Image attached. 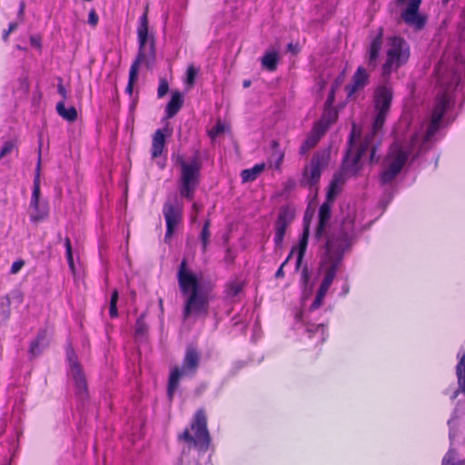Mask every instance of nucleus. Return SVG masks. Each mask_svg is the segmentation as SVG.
Listing matches in <instances>:
<instances>
[{
	"label": "nucleus",
	"instance_id": "1",
	"mask_svg": "<svg viewBox=\"0 0 465 465\" xmlns=\"http://www.w3.org/2000/svg\"><path fill=\"white\" fill-rule=\"evenodd\" d=\"M177 280L180 291L185 298L183 320L206 317L212 300V285L188 269L186 260H183L179 266Z\"/></svg>",
	"mask_w": 465,
	"mask_h": 465
},
{
	"label": "nucleus",
	"instance_id": "2",
	"mask_svg": "<svg viewBox=\"0 0 465 465\" xmlns=\"http://www.w3.org/2000/svg\"><path fill=\"white\" fill-rule=\"evenodd\" d=\"M350 229L346 228L337 233H331L327 237L325 244V256L322 261V269L325 275L322 282V286L330 288L339 265L341 264L344 252L350 247Z\"/></svg>",
	"mask_w": 465,
	"mask_h": 465
},
{
	"label": "nucleus",
	"instance_id": "3",
	"mask_svg": "<svg viewBox=\"0 0 465 465\" xmlns=\"http://www.w3.org/2000/svg\"><path fill=\"white\" fill-rule=\"evenodd\" d=\"M393 97L392 88L390 85H380L374 92L375 117L371 130L366 134L361 144L370 148L371 161H374V154L379 143L380 132L384 124L387 114L390 111Z\"/></svg>",
	"mask_w": 465,
	"mask_h": 465
},
{
	"label": "nucleus",
	"instance_id": "4",
	"mask_svg": "<svg viewBox=\"0 0 465 465\" xmlns=\"http://www.w3.org/2000/svg\"><path fill=\"white\" fill-rule=\"evenodd\" d=\"M384 45L382 31H377L369 37L366 45L365 65L359 66L354 73L351 84L347 85L348 94L351 95L357 90L363 88L369 83V73L375 70L379 64L380 55Z\"/></svg>",
	"mask_w": 465,
	"mask_h": 465
},
{
	"label": "nucleus",
	"instance_id": "5",
	"mask_svg": "<svg viewBox=\"0 0 465 465\" xmlns=\"http://www.w3.org/2000/svg\"><path fill=\"white\" fill-rule=\"evenodd\" d=\"M356 126L353 124L350 136V147L342 163V172L334 175L327 193L328 201H333L339 193L345 181V176L354 175L359 170V161L370 148L361 144L359 148L355 145Z\"/></svg>",
	"mask_w": 465,
	"mask_h": 465
},
{
	"label": "nucleus",
	"instance_id": "6",
	"mask_svg": "<svg viewBox=\"0 0 465 465\" xmlns=\"http://www.w3.org/2000/svg\"><path fill=\"white\" fill-rule=\"evenodd\" d=\"M139 52L135 61L133 63L129 72V82L126 92L133 93L134 84L137 79L138 70L141 64H146L149 67L155 60L154 37L152 31H138Z\"/></svg>",
	"mask_w": 465,
	"mask_h": 465
},
{
	"label": "nucleus",
	"instance_id": "7",
	"mask_svg": "<svg viewBox=\"0 0 465 465\" xmlns=\"http://www.w3.org/2000/svg\"><path fill=\"white\" fill-rule=\"evenodd\" d=\"M191 430L193 432V436L190 433L189 430H185L179 438L186 441L190 446L193 445L201 451H206L210 445L211 437L207 429L206 415L203 410L196 411L191 424Z\"/></svg>",
	"mask_w": 465,
	"mask_h": 465
},
{
	"label": "nucleus",
	"instance_id": "8",
	"mask_svg": "<svg viewBox=\"0 0 465 465\" xmlns=\"http://www.w3.org/2000/svg\"><path fill=\"white\" fill-rule=\"evenodd\" d=\"M176 162L181 168L180 193L191 200L199 182L201 163L197 156L190 162H186L183 156H178Z\"/></svg>",
	"mask_w": 465,
	"mask_h": 465
},
{
	"label": "nucleus",
	"instance_id": "9",
	"mask_svg": "<svg viewBox=\"0 0 465 465\" xmlns=\"http://www.w3.org/2000/svg\"><path fill=\"white\" fill-rule=\"evenodd\" d=\"M410 56V49L407 43L399 37H392L390 40L386 51V60L381 66V73L384 77L389 76L404 64Z\"/></svg>",
	"mask_w": 465,
	"mask_h": 465
},
{
	"label": "nucleus",
	"instance_id": "10",
	"mask_svg": "<svg viewBox=\"0 0 465 465\" xmlns=\"http://www.w3.org/2000/svg\"><path fill=\"white\" fill-rule=\"evenodd\" d=\"M200 362V354L197 350L192 346L186 349L181 368L175 367L170 374L168 381V397L173 399V393L178 388L180 379L183 376L194 375Z\"/></svg>",
	"mask_w": 465,
	"mask_h": 465
},
{
	"label": "nucleus",
	"instance_id": "11",
	"mask_svg": "<svg viewBox=\"0 0 465 465\" xmlns=\"http://www.w3.org/2000/svg\"><path fill=\"white\" fill-rule=\"evenodd\" d=\"M411 152L407 151L398 143L391 146L390 151L383 163V171L381 181L383 184L389 183L401 173L406 163Z\"/></svg>",
	"mask_w": 465,
	"mask_h": 465
},
{
	"label": "nucleus",
	"instance_id": "12",
	"mask_svg": "<svg viewBox=\"0 0 465 465\" xmlns=\"http://www.w3.org/2000/svg\"><path fill=\"white\" fill-rule=\"evenodd\" d=\"M40 174H41V153H39L38 161L35 167L34 178V188L30 202V220L33 223L44 221L48 216V205L46 203L40 202Z\"/></svg>",
	"mask_w": 465,
	"mask_h": 465
},
{
	"label": "nucleus",
	"instance_id": "13",
	"mask_svg": "<svg viewBox=\"0 0 465 465\" xmlns=\"http://www.w3.org/2000/svg\"><path fill=\"white\" fill-rule=\"evenodd\" d=\"M66 355L69 362V374L74 381L75 395L81 401H85L88 398V389L83 368L79 364L77 356L71 347L66 349Z\"/></svg>",
	"mask_w": 465,
	"mask_h": 465
},
{
	"label": "nucleus",
	"instance_id": "14",
	"mask_svg": "<svg viewBox=\"0 0 465 465\" xmlns=\"http://www.w3.org/2000/svg\"><path fill=\"white\" fill-rule=\"evenodd\" d=\"M163 213L166 222L165 241L171 239L176 226L182 220L183 203L177 195H171L165 201Z\"/></svg>",
	"mask_w": 465,
	"mask_h": 465
},
{
	"label": "nucleus",
	"instance_id": "15",
	"mask_svg": "<svg viewBox=\"0 0 465 465\" xmlns=\"http://www.w3.org/2000/svg\"><path fill=\"white\" fill-rule=\"evenodd\" d=\"M329 153L317 152L312 158L310 165L305 167L302 183L305 186L312 187L320 180L322 171L327 166L329 161Z\"/></svg>",
	"mask_w": 465,
	"mask_h": 465
},
{
	"label": "nucleus",
	"instance_id": "16",
	"mask_svg": "<svg viewBox=\"0 0 465 465\" xmlns=\"http://www.w3.org/2000/svg\"><path fill=\"white\" fill-rule=\"evenodd\" d=\"M450 103V97L447 94H440L436 101L435 107L433 109L431 122L426 131L425 142L430 140V138L437 133L440 127V124L443 114L449 108Z\"/></svg>",
	"mask_w": 465,
	"mask_h": 465
},
{
	"label": "nucleus",
	"instance_id": "17",
	"mask_svg": "<svg viewBox=\"0 0 465 465\" xmlns=\"http://www.w3.org/2000/svg\"><path fill=\"white\" fill-rule=\"evenodd\" d=\"M292 220V215L288 210H281L275 224L274 242L277 247H282L286 228L290 224Z\"/></svg>",
	"mask_w": 465,
	"mask_h": 465
},
{
	"label": "nucleus",
	"instance_id": "18",
	"mask_svg": "<svg viewBox=\"0 0 465 465\" xmlns=\"http://www.w3.org/2000/svg\"><path fill=\"white\" fill-rule=\"evenodd\" d=\"M328 125L323 126L322 123L315 125L313 130L309 134L305 141L302 143V144L300 147V153L301 154H306L312 148H313L318 142L320 141L321 137L323 135L327 129Z\"/></svg>",
	"mask_w": 465,
	"mask_h": 465
},
{
	"label": "nucleus",
	"instance_id": "19",
	"mask_svg": "<svg viewBox=\"0 0 465 465\" xmlns=\"http://www.w3.org/2000/svg\"><path fill=\"white\" fill-rule=\"evenodd\" d=\"M331 202H324L319 210V223L315 232L317 239L322 238L325 234L326 228L331 216Z\"/></svg>",
	"mask_w": 465,
	"mask_h": 465
},
{
	"label": "nucleus",
	"instance_id": "20",
	"mask_svg": "<svg viewBox=\"0 0 465 465\" xmlns=\"http://www.w3.org/2000/svg\"><path fill=\"white\" fill-rule=\"evenodd\" d=\"M165 147V134L162 129H158L153 135L151 153L153 158L160 156Z\"/></svg>",
	"mask_w": 465,
	"mask_h": 465
},
{
	"label": "nucleus",
	"instance_id": "21",
	"mask_svg": "<svg viewBox=\"0 0 465 465\" xmlns=\"http://www.w3.org/2000/svg\"><path fill=\"white\" fill-rule=\"evenodd\" d=\"M48 346L47 333L45 331H39L36 339L32 341L29 352L33 357L39 355Z\"/></svg>",
	"mask_w": 465,
	"mask_h": 465
},
{
	"label": "nucleus",
	"instance_id": "22",
	"mask_svg": "<svg viewBox=\"0 0 465 465\" xmlns=\"http://www.w3.org/2000/svg\"><path fill=\"white\" fill-rule=\"evenodd\" d=\"M183 104L182 94L176 91L172 94L171 100L166 105V115L168 118L173 117L181 109Z\"/></svg>",
	"mask_w": 465,
	"mask_h": 465
},
{
	"label": "nucleus",
	"instance_id": "23",
	"mask_svg": "<svg viewBox=\"0 0 465 465\" xmlns=\"http://www.w3.org/2000/svg\"><path fill=\"white\" fill-rule=\"evenodd\" d=\"M56 112L62 118L68 122H74L77 118V111L75 107L71 106L66 108L64 101H61L56 104Z\"/></svg>",
	"mask_w": 465,
	"mask_h": 465
},
{
	"label": "nucleus",
	"instance_id": "24",
	"mask_svg": "<svg viewBox=\"0 0 465 465\" xmlns=\"http://www.w3.org/2000/svg\"><path fill=\"white\" fill-rule=\"evenodd\" d=\"M308 238H309V224L305 223L303 232L302 238L300 239L299 246H298V255L296 261V267L299 268L303 256L305 254L307 245H308Z\"/></svg>",
	"mask_w": 465,
	"mask_h": 465
},
{
	"label": "nucleus",
	"instance_id": "25",
	"mask_svg": "<svg viewBox=\"0 0 465 465\" xmlns=\"http://www.w3.org/2000/svg\"><path fill=\"white\" fill-rule=\"evenodd\" d=\"M265 168L264 163L255 164L252 168L242 170L241 177L243 183H249L254 181L259 174L262 173Z\"/></svg>",
	"mask_w": 465,
	"mask_h": 465
},
{
	"label": "nucleus",
	"instance_id": "26",
	"mask_svg": "<svg viewBox=\"0 0 465 465\" xmlns=\"http://www.w3.org/2000/svg\"><path fill=\"white\" fill-rule=\"evenodd\" d=\"M262 64L267 70L274 71L278 64V53L276 51L265 53L262 58Z\"/></svg>",
	"mask_w": 465,
	"mask_h": 465
},
{
	"label": "nucleus",
	"instance_id": "27",
	"mask_svg": "<svg viewBox=\"0 0 465 465\" xmlns=\"http://www.w3.org/2000/svg\"><path fill=\"white\" fill-rule=\"evenodd\" d=\"M242 290V282L239 281H232L226 284L225 286V295L228 299H233L236 297Z\"/></svg>",
	"mask_w": 465,
	"mask_h": 465
},
{
	"label": "nucleus",
	"instance_id": "28",
	"mask_svg": "<svg viewBox=\"0 0 465 465\" xmlns=\"http://www.w3.org/2000/svg\"><path fill=\"white\" fill-rule=\"evenodd\" d=\"M457 376L460 390L465 392V353L457 365Z\"/></svg>",
	"mask_w": 465,
	"mask_h": 465
},
{
	"label": "nucleus",
	"instance_id": "29",
	"mask_svg": "<svg viewBox=\"0 0 465 465\" xmlns=\"http://www.w3.org/2000/svg\"><path fill=\"white\" fill-rule=\"evenodd\" d=\"M117 302H118V292L117 290H114L110 299V308L109 314L111 318H115L118 316L117 312Z\"/></svg>",
	"mask_w": 465,
	"mask_h": 465
},
{
	"label": "nucleus",
	"instance_id": "30",
	"mask_svg": "<svg viewBox=\"0 0 465 465\" xmlns=\"http://www.w3.org/2000/svg\"><path fill=\"white\" fill-rule=\"evenodd\" d=\"M209 226H210V222L206 221L203 227L202 232H201V240H202V243H203V252L206 251L209 237H210Z\"/></svg>",
	"mask_w": 465,
	"mask_h": 465
},
{
	"label": "nucleus",
	"instance_id": "31",
	"mask_svg": "<svg viewBox=\"0 0 465 465\" xmlns=\"http://www.w3.org/2000/svg\"><path fill=\"white\" fill-rule=\"evenodd\" d=\"M455 452L450 450L442 460V465H464V461H455Z\"/></svg>",
	"mask_w": 465,
	"mask_h": 465
},
{
	"label": "nucleus",
	"instance_id": "32",
	"mask_svg": "<svg viewBox=\"0 0 465 465\" xmlns=\"http://www.w3.org/2000/svg\"><path fill=\"white\" fill-rule=\"evenodd\" d=\"M15 148V143L14 141H6L2 149L0 150V158H4L9 154Z\"/></svg>",
	"mask_w": 465,
	"mask_h": 465
},
{
	"label": "nucleus",
	"instance_id": "33",
	"mask_svg": "<svg viewBox=\"0 0 465 465\" xmlns=\"http://www.w3.org/2000/svg\"><path fill=\"white\" fill-rule=\"evenodd\" d=\"M144 315L142 314L136 321L135 324V333L137 335H143L146 331L147 326L143 320Z\"/></svg>",
	"mask_w": 465,
	"mask_h": 465
},
{
	"label": "nucleus",
	"instance_id": "34",
	"mask_svg": "<svg viewBox=\"0 0 465 465\" xmlns=\"http://www.w3.org/2000/svg\"><path fill=\"white\" fill-rule=\"evenodd\" d=\"M169 91V84L165 78H161L158 90H157V95L159 98L163 97Z\"/></svg>",
	"mask_w": 465,
	"mask_h": 465
},
{
	"label": "nucleus",
	"instance_id": "35",
	"mask_svg": "<svg viewBox=\"0 0 465 465\" xmlns=\"http://www.w3.org/2000/svg\"><path fill=\"white\" fill-rule=\"evenodd\" d=\"M186 74H187L186 83L192 86L194 84V80H195V77L197 74V70L193 65H190L187 68Z\"/></svg>",
	"mask_w": 465,
	"mask_h": 465
},
{
	"label": "nucleus",
	"instance_id": "36",
	"mask_svg": "<svg viewBox=\"0 0 465 465\" xmlns=\"http://www.w3.org/2000/svg\"><path fill=\"white\" fill-rule=\"evenodd\" d=\"M224 132V125L219 121L216 125L209 131V135L212 138L223 134Z\"/></svg>",
	"mask_w": 465,
	"mask_h": 465
},
{
	"label": "nucleus",
	"instance_id": "37",
	"mask_svg": "<svg viewBox=\"0 0 465 465\" xmlns=\"http://www.w3.org/2000/svg\"><path fill=\"white\" fill-rule=\"evenodd\" d=\"M296 247L292 248L291 253L288 255L287 259L282 262V264L280 266V268L277 270L276 273H275V277L276 278H282L283 277L284 275V272H283V266L289 262V260L291 259L292 253L296 251Z\"/></svg>",
	"mask_w": 465,
	"mask_h": 465
},
{
	"label": "nucleus",
	"instance_id": "38",
	"mask_svg": "<svg viewBox=\"0 0 465 465\" xmlns=\"http://www.w3.org/2000/svg\"><path fill=\"white\" fill-rule=\"evenodd\" d=\"M325 331H326L325 326L322 325V324L317 325L315 327V330L308 328V332H320V334H321V341H324L325 339H326Z\"/></svg>",
	"mask_w": 465,
	"mask_h": 465
},
{
	"label": "nucleus",
	"instance_id": "39",
	"mask_svg": "<svg viewBox=\"0 0 465 465\" xmlns=\"http://www.w3.org/2000/svg\"><path fill=\"white\" fill-rule=\"evenodd\" d=\"M25 262L23 260L15 261L11 266L10 272L12 274L17 273L23 268Z\"/></svg>",
	"mask_w": 465,
	"mask_h": 465
},
{
	"label": "nucleus",
	"instance_id": "40",
	"mask_svg": "<svg viewBox=\"0 0 465 465\" xmlns=\"http://www.w3.org/2000/svg\"><path fill=\"white\" fill-rule=\"evenodd\" d=\"M97 22H98V15L97 14L95 13L94 10H92L90 13H89V16H88V23L91 26H95L97 25Z\"/></svg>",
	"mask_w": 465,
	"mask_h": 465
},
{
	"label": "nucleus",
	"instance_id": "41",
	"mask_svg": "<svg viewBox=\"0 0 465 465\" xmlns=\"http://www.w3.org/2000/svg\"><path fill=\"white\" fill-rule=\"evenodd\" d=\"M138 29H148V19L146 12H144L140 17V25Z\"/></svg>",
	"mask_w": 465,
	"mask_h": 465
},
{
	"label": "nucleus",
	"instance_id": "42",
	"mask_svg": "<svg viewBox=\"0 0 465 465\" xmlns=\"http://www.w3.org/2000/svg\"><path fill=\"white\" fill-rule=\"evenodd\" d=\"M323 299H324V296H320V294L317 293L316 297L312 304V310L318 309L322 304Z\"/></svg>",
	"mask_w": 465,
	"mask_h": 465
},
{
	"label": "nucleus",
	"instance_id": "43",
	"mask_svg": "<svg viewBox=\"0 0 465 465\" xmlns=\"http://www.w3.org/2000/svg\"><path fill=\"white\" fill-rule=\"evenodd\" d=\"M57 91H58L59 94L63 97L62 101L64 102V100L67 98V92H66L64 86L63 85L61 79L59 80V84L57 85Z\"/></svg>",
	"mask_w": 465,
	"mask_h": 465
},
{
	"label": "nucleus",
	"instance_id": "44",
	"mask_svg": "<svg viewBox=\"0 0 465 465\" xmlns=\"http://www.w3.org/2000/svg\"><path fill=\"white\" fill-rule=\"evenodd\" d=\"M25 8V4L24 1H21L20 5H19V10H18V13H17V20H22L24 18Z\"/></svg>",
	"mask_w": 465,
	"mask_h": 465
},
{
	"label": "nucleus",
	"instance_id": "45",
	"mask_svg": "<svg viewBox=\"0 0 465 465\" xmlns=\"http://www.w3.org/2000/svg\"><path fill=\"white\" fill-rule=\"evenodd\" d=\"M66 259H67V262H68V264H69V267H70L71 271L73 272H74L75 267H74V260H73V252L69 253V254H66Z\"/></svg>",
	"mask_w": 465,
	"mask_h": 465
},
{
	"label": "nucleus",
	"instance_id": "46",
	"mask_svg": "<svg viewBox=\"0 0 465 465\" xmlns=\"http://www.w3.org/2000/svg\"><path fill=\"white\" fill-rule=\"evenodd\" d=\"M64 246H65V249H66V254H69V253H72V245H71V242H70V239L68 237L65 238L64 240Z\"/></svg>",
	"mask_w": 465,
	"mask_h": 465
},
{
	"label": "nucleus",
	"instance_id": "47",
	"mask_svg": "<svg viewBox=\"0 0 465 465\" xmlns=\"http://www.w3.org/2000/svg\"><path fill=\"white\" fill-rule=\"evenodd\" d=\"M233 255L232 254L231 251L228 249L227 252H226V255H225V262H229V263H232L233 262Z\"/></svg>",
	"mask_w": 465,
	"mask_h": 465
},
{
	"label": "nucleus",
	"instance_id": "48",
	"mask_svg": "<svg viewBox=\"0 0 465 465\" xmlns=\"http://www.w3.org/2000/svg\"><path fill=\"white\" fill-rule=\"evenodd\" d=\"M329 288L325 287V286H322L321 284L317 293L320 294V296H324L326 295L327 292H328Z\"/></svg>",
	"mask_w": 465,
	"mask_h": 465
},
{
	"label": "nucleus",
	"instance_id": "49",
	"mask_svg": "<svg viewBox=\"0 0 465 465\" xmlns=\"http://www.w3.org/2000/svg\"><path fill=\"white\" fill-rule=\"evenodd\" d=\"M302 280L304 283H307V282L309 281V274H308V271H307V268H304L302 270Z\"/></svg>",
	"mask_w": 465,
	"mask_h": 465
},
{
	"label": "nucleus",
	"instance_id": "50",
	"mask_svg": "<svg viewBox=\"0 0 465 465\" xmlns=\"http://www.w3.org/2000/svg\"><path fill=\"white\" fill-rule=\"evenodd\" d=\"M298 45H293L292 43H290L288 45V50L293 54H296L298 52Z\"/></svg>",
	"mask_w": 465,
	"mask_h": 465
},
{
	"label": "nucleus",
	"instance_id": "51",
	"mask_svg": "<svg viewBox=\"0 0 465 465\" xmlns=\"http://www.w3.org/2000/svg\"><path fill=\"white\" fill-rule=\"evenodd\" d=\"M31 44L33 46H35L36 48H40V46H41L40 40L35 37H31Z\"/></svg>",
	"mask_w": 465,
	"mask_h": 465
},
{
	"label": "nucleus",
	"instance_id": "52",
	"mask_svg": "<svg viewBox=\"0 0 465 465\" xmlns=\"http://www.w3.org/2000/svg\"><path fill=\"white\" fill-rule=\"evenodd\" d=\"M20 25V23L18 21L11 22L8 25V29H16Z\"/></svg>",
	"mask_w": 465,
	"mask_h": 465
},
{
	"label": "nucleus",
	"instance_id": "53",
	"mask_svg": "<svg viewBox=\"0 0 465 465\" xmlns=\"http://www.w3.org/2000/svg\"><path fill=\"white\" fill-rule=\"evenodd\" d=\"M193 212L195 213V214H197V213L200 212V207L198 206V204H197V203H194L193 204Z\"/></svg>",
	"mask_w": 465,
	"mask_h": 465
},
{
	"label": "nucleus",
	"instance_id": "54",
	"mask_svg": "<svg viewBox=\"0 0 465 465\" xmlns=\"http://www.w3.org/2000/svg\"><path fill=\"white\" fill-rule=\"evenodd\" d=\"M251 85V80H244L242 83V86L244 88H248Z\"/></svg>",
	"mask_w": 465,
	"mask_h": 465
},
{
	"label": "nucleus",
	"instance_id": "55",
	"mask_svg": "<svg viewBox=\"0 0 465 465\" xmlns=\"http://www.w3.org/2000/svg\"><path fill=\"white\" fill-rule=\"evenodd\" d=\"M9 33H10V31H7V32H5V35H3V39H4L5 41H6V40H7L8 35H9Z\"/></svg>",
	"mask_w": 465,
	"mask_h": 465
},
{
	"label": "nucleus",
	"instance_id": "56",
	"mask_svg": "<svg viewBox=\"0 0 465 465\" xmlns=\"http://www.w3.org/2000/svg\"><path fill=\"white\" fill-rule=\"evenodd\" d=\"M417 141H418V138L416 136L413 137L412 140H411V146H413L416 143Z\"/></svg>",
	"mask_w": 465,
	"mask_h": 465
},
{
	"label": "nucleus",
	"instance_id": "57",
	"mask_svg": "<svg viewBox=\"0 0 465 465\" xmlns=\"http://www.w3.org/2000/svg\"><path fill=\"white\" fill-rule=\"evenodd\" d=\"M283 158V154L282 153H279L278 155V162H281Z\"/></svg>",
	"mask_w": 465,
	"mask_h": 465
},
{
	"label": "nucleus",
	"instance_id": "58",
	"mask_svg": "<svg viewBox=\"0 0 465 465\" xmlns=\"http://www.w3.org/2000/svg\"><path fill=\"white\" fill-rule=\"evenodd\" d=\"M272 146H273L274 148H276V147H278V146H279V143H278L276 141H273V142H272Z\"/></svg>",
	"mask_w": 465,
	"mask_h": 465
},
{
	"label": "nucleus",
	"instance_id": "59",
	"mask_svg": "<svg viewBox=\"0 0 465 465\" xmlns=\"http://www.w3.org/2000/svg\"><path fill=\"white\" fill-rule=\"evenodd\" d=\"M135 295H136L135 292H134V291H132V292H131V296H132V298H133V299H134V298H135Z\"/></svg>",
	"mask_w": 465,
	"mask_h": 465
},
{
	"label": "nucleus",
	"instance_id": "60",
	"mask_svg": "<svg viewBox=\"0 0 465 465\" xmlns=\"http://www.w3.org/2000/svg\"><path fill=\"white\" fill-rule=\"evenodd\" d=\"M192 220H193V222H194V221L196 220V216H193V217L192 218Z\"/></svg>",
	"mask_w": 465,
	"mask_h": 465
},
{
	"label": "nucleus",
	"instance_id": "61",
	"mask_svg": "<svg viewBox=\"0 0 465 465\" xmlns=\"http://www.w3.org/2000/svg\"><path fill=\"white\" fill-rule=\"evenodd\" d=\"M445 2H449L450 0H444Z\"/></svg>",
	"mask_w": 465,
	"mask_h": 465
}]
</instances>
